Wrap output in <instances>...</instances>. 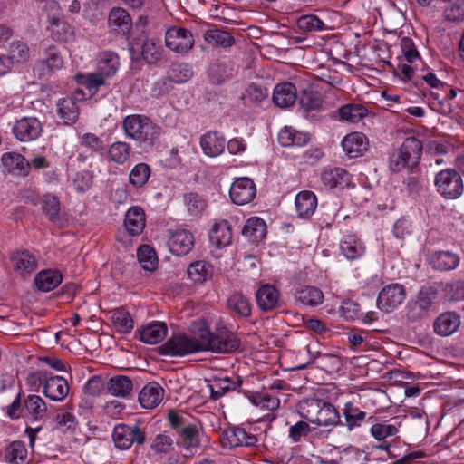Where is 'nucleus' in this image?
<instances>
[{"label": "nucleus", "instance_id": "7ed1b4c3", "mask_svg": "<svg viewBox=\"0 0 464 464\" xmlns=\"http://www.w3.org/2000/svg\"><path fill=\"white\" fill-rule=\"evenodd\" d=\"M201 320L191 324V336L186 334H174L160 346V353L171 356H185L198 352H204L203 342L199 338L202 334Z\"/></svg>", "mask_w": 464, "mask_h": 464}, {"label": "nucleus", "instance_id": "c756f323", "mask_svg": "<svg viewBox=\"0 0 464 464\" xmlns=\"http://www.w3.org/2000/svg\"><path fill=\"white\" fill-rule=\"evenodd\" d=\"M323 184L329 188L347 187L351 181V175L342 168L325 169L321 174Z\"/></svg>", "mask_w": 464, "mask_h": 464}, {"label": "nucleus", "instance_id": "0e129e2a", "mask_svg": "<svg viewBox=\"0 0 464 464\" xmlns=\"http://www.w3.org/2000/svg\"><path fill=\"white\" fill-rule=\"evenodd\" d=\"M79 140L81 147L92 150L95 152H102L105 150V145L102 140L94 133H83L79 137Z\"/></svg>", "mask_w": 464, "mask_h": 464}, {"label": "nucleus", "instance_id": "4be33fe9", "mask_svg": "<svg viewBox=\"0 0 464 464\" xmlns=\"http://www.w3.org/2000/svg\"><path fill=\"white\" fill-rule=\"evenodd\" d=\"M460 325V316L455 312L441 314L434 322V331L441 336L454 334Z\"/></svg>", "mask_w": 464, "mask_h": 464}, {"label": "nucleus", "instance_id": "72a5a7b5", "mask_svg": "<svg viewBox=\"0 0 464 464\" xmlns=\"http://www.w3.org/2000/svg\"><path fill=\"white\" fill-rule=\"evenodd\" d=\"M24 416L34 420H42L47 412L45 401L38 395H28L24 401Z\"/></svg>", "mask_w": 464, "mask_h": 464}, {"label": "nucleus", "instance_id": "c03bdc74", "mask_svg": "<svg viewBox=\"0 0 464 464\" xmlns=\"http://www.w3.org/2000/svg\"><path fill=\"white\" fill-rule=\"evenodd\" d=\"M213 266L204 260L194 262L188 268V277L196 283L206 282L213 276Z\"/></svg>", "mask_w": 464, "mask_h": 464}, {"label": "nucleus", "instance_id": "6e6552de", "mask_svg": "<svg viewBox=\"0 0 464 464\" xmlns=\"http://www.w3.org/2000/svg\"><path fill=\"white\" fill-rule=\"evenodd\" d=\"M405 288L400 284L384 286L379 293L376 304L379 309L389 313L397 308L405 299Z\"/></svg>", "mask_w": 464, "mask_h": 464}, {"label": "nucleus", "instance_id": "cd10ccee", "mask_svg": "<svg viewBox=\"0 0 464 464\" xmlns=\"http://www.w3.org/2000/svg\"><path fill=\"white\" fill-rule=\"evenodd\" d=\"M10 260L14 270L22 275L31 274L37 268L35 256L27 250L12 253Z\"/></svg>", "mask_w": 464, "mask_h": 464}, {"label": "nucleus", "instance_id": "4d7b16f0", "mask_svg": "<svg viewBox=\"0 0 464 464\" xmlns=\"http://www.w3.org/2000/svg\"><path fill=\"white\" fill-rule=\"evenodd\" d=\"M205 40L211 44L228 47L234 44L235 40L229 33L218 29L208 30L205 34Z\"/></svg>", "mask_w": 464, "mask_h": 464}, {"label": "nucleus", "instance_id": "20e7f679", "mask_svg": "<svg viewBox=\"0 0 464 464\" xmlns=\"http://www.w3.org/2000/svg\"><path fill=\"white\" fill-rule=\"evenodd\" d=\"M422 153V143L415 137H408L402 144L392 150L389 156V168L392 172H400L404 169L418 168Z\"/></svg>", "mask_w": 464, "mask_h": 464}, {"label": "nucleus", "instance_id": "5fc2aeb1", "mask_svg": "<svg viewBox=\"0 0 464 464\" xmlns=\"http://www.w3.org/2000/svg\"><path fill=\"white\" fill-rule=\"evenodd\" d=\"M150 177V168L146 163H138L131 169L129 179L130 183L136 188L143 187Z\"/></svg>", "mask_w": 464, "mask_h": 464}, {"label": "nucleus", "instance_id": "dca6fc26", "mask_svg": "<svg viewBox=\"0 0 464 464\" xmlns=\"http://www.w3.org/2000/svg\"><path fill=\"white\" fill-rule=\"evenodd\" d=\"M44 395L55 401L64 400L69 393V384L63 377L51 376L43 382Z\"/></svg>", "mask_w": 464, "mask_h": 464}, {"label": "nucleus", "instance_id": "7c9ffc66", "mask_svg": "<svg viewBox=\"0 0 464 464\" xmlns=\"http://www.w3.org/2000/svg\"><path fill=\"white\" fill-rule=\"evenodd\" d=\"M167 325L162 322H155L140 331V340L148 344H156L160 343L167 334Z\"/></svg>", "mask_w": 464, "mask_h": 464}, {"label": "nucleus", "instance_id": "f257e3e1", "mask_svg": "<svg viewBox=\"0 0 464 464\" xmlns=\"http://www.w3.org/2000/svg\"><path fill=\"white\" fill-rule=\"evenodd\" d=\"M122 127L127 137L146 146H154L160 139L162 130L149 117L141 114L128 115Z\"/></svg>", "mask_w": 464, "mask_h": 464}, {"label": "nucleus", "instance_id": "a878e982", "mask_svg": "<svg viewBox=\"0 0 464 464\" xmlns=\"http://www.w3.org/2000/svg\"><path fill=\"white\" fill-rule=\"evenodd\" d=\"M209 240L218 248L230 245L232 241V229L228 221L220 220L216 222L210 230Z\"/></svg>", "mask_w": 464, "mask_h": 464}, {"label": "nucleus", "instance_id": "c85d7f7f", "mask_svg": "<svg viewBox=\"0 0 464 464\" xmlns=\"http://www.w3.org/2000/svg\"><path fill=\"white\" fill-rule=\"evenodd\" d=\"M1 162L8 172L17 171L24 177L29 174V161L20 153L5 152L2 155Z\"/></svg>", "mask_w": 464, "mask_h": 464}, {"label": "nucleus", "instance_id": "0eeeda50", "mask_svg": "<svg viewBox=\"0 0 464 464\" xmlns=\"http://www.w3.org/2000/svg\"><path fill=\"white\" fill-rule=\"evenodd\" d=\"M113 441L120 450H128L133 444H144L146 432L138 423L134 425L119 424L113 430Z\"/></svg>", "mask_w": 464, "mask_h": 464}, {"label": "nucleus", "instance_id": "6e6d98bb", "mask_svg": "<svg viewBox=\"0 0 464 464\" xmlns=\"http://www.w3.org/2000/svg\"><path fill=\"white\" fill-rule=\"evenodd\" d=\"M42 208L49 220L55 223L59 220L60 216V201L57 197L46 194L42 200Z\"/></svg>", "mask_w": 464, "mask_h": 464}, {"label": "nucleus", "instance_id": "864d4df0", "mask_svg": "<svg viewBox=\"0 0 464 464\" xmlns=\"http://www.w3.org/2000/svg\"><path fill=\"white\" fill-rule=\"evenodd\" d=\"M296 25L302 33L321 32L325 29V24L315 14H305L300 16Z\"/></svg>", "mask_w": 464, "mask_h": 464}, {"label": "nucleus", "instance_id": "79ce46f5", "mask_svg": "<svg viewBox=\"0 0 464 464\" xmlns=\"http://www.w3.org/2000/svg\"><path fill=\"white\" fill-rule=\"evenodd\" d=\"M242 234L253 242L261 240L266 237V225L262 218L252 217L244 225Z\"/></svg>", "mask_w": 464, "mask_h": 464}, {"label": "nucleus", "instance_id": "a211bd4d", "mask_svg": "<svg viewBox=\"0 0 464 464\" xmlns=\"http://www.w3.org/2000/svg\"><path fill=\"white\" fill-rule=\"evenodd\" d=\"M226 139L218 131H208L200 138V146L205 155L217 157L223 153Z\"/></svg>", "mask_w": 464, "mask_h": 464}, {"label": "nucleus", "instance_id": "f8f14e48", "mask_svg": "<svg viewBox=\"0 0 464 464\" xmlns=\"http://www.w3.org/2000/svg\"><path fill=\"white\" fill-rule=\"evenodd\" d=\"M42 131V123L34 117L23 118L17 121L13 127L14 136L21 141L36 140Z\"/></svg>", "mask_w": 464, "mask_h": 464}, {"label": "nucleus", "instance_id": "bb28decb", "mask_svg": "<svg viewBox=\"0 0 464 464\" xmlns=\"http://www.w3.org/2000/svg\"><path fill=\"white\" fill-rule=\"evenodd\" d=\"M79 106L77 100L67 97L57 102V114L64 125L73 124L79 118Z\"/></svg>", "mask_w": 464, "mask_h": 464}, {"label": "nucleus", "instance_id": "f704fd0d", "mask_svg": "<svg viewBox=\"0 0 464 464\" xmlns=\"http://www.w3.org/2000/svg\"><path fill=\"white\" fill-rule=\"evenodd\" d=\"M295 203L299 217L308 218L316 209L317 198L312 191L304 190L296 195Z\"/></svg>", "mask_w": 464, "mask_h": 464}, {"label": "nucleus", "instance_id": "58836bf2", "mask_svg": "<svg viewBox=\"0 0 464 464\" xmlns=\"http://www.w3.org/2000/svg\"><path fill=\"white\" fill-rule=\"evenodd\" d=\"M295 300L307 306H317L324 301L323 292L314 286H303L295 292Z\"/></svg>", "mask_w": 464, "mask_h": 464}, {"label": "nucleus", "instance_id": "4468645a", "mask_svg": "<svg viewBox=\"0 0 464 464\" xmlns=\"http://www.w3.org/2000/svg\"><path fill=\"white\" fill-rule=\"evenodd\" d=\"M63 60L60 51L54 46H49L44 51V58L39 62L34 70L39 72L41 77L50 75L63 67Z\"/></svg>", "mask_w": 464, "mask_h": 464}, {"label": "nucleus", "instance_id": "393cba45", "mask_svg": "<svg viewBox=\"0 0 464 464\" xmlns=\"http://www.w3.org/2000/svg\"><path fill=\"white\" fill-rule=\"evenodd\" d=\"M164 390L157 382H150L143 387L139 394V401L145 409H153L162 401Z\"/></svg>", "mask_w": 464, "mask_h": 464}, {"label": "nucleus", "instance_id": "774afa93", "mask_svg": "<svg viewBox=\"0 0 464 464\" xmlns=\"http://www.w3.org/2000/svg\"><path fill=\"white\" fill-rule=\"evenodd\" d=\"M173 440L166 434L157 435L151 444V450L156 453H168L172 449Z\"/></svg>", "mask_w": 464, "mask_h": 464}, {"label": "nucleus", "instance_id": "f03ea898", "mask_svg": "<svg viewBox=\"0 0 464 464\" xmlns=\"http://www.w3.org/2000/svg\"><path fill=\"white\" fill-rule=\"evenodd\" d=\"M199 325L202 327L199 338L203 342L204 352L233 353L239 350L241 341L234 332L226 327H218L212 333L204 321Z\"/></svg>", "mask_w": 464, "mask_h": 464}, {"label": "nucleus", "instance_id": "8fccbe9b", "mask_svg": "<svg viewBox=\"0 0 464 464\" xmlns=\"http://www.w3.org/2000/svg\"><path fill=\"white\" fill-rule=\"evenodd\" d=\"M298 102L305 111H312L321 108L323 99L319 92L304 89L299 96Z\"/></svg>", "mask_w": 464, "mask_h": 464}, {"label": "nucleus", "instance_id": "ea45409f", "mask_svg": "<svg viewBox=\"0 0 464 464\" xmlns=\"http://www.w3.org/2000/svg\"><path fill=\"white\" fill-rule=\"evenodd\" d=\"M227 308L233 314L247 317L251 314V304L243 294L235 292L227 300Z\"/></svg>", "mask_w": 464, "mask_h": 464}, {"label": "nucleus", "instance_id": "603ef678", "mask_svg": "<svg viewBox=\"0 0 464 464\" xmlns=\"http://www.w3.org/2000/svg\"><path fill=\"white\" fill-rule=\"evenodd\" d=\"M366 114V108L360 103H348L339 109L340 118L353 123L359 121Z\"/></svg>", "mask_w": 464, "mask_h": 464}, {"label": "nucleus", "instance_id": "4c0bfd02", "mask_svg": "<svg viewBox=\"0 0 464 464\" xmlns=\"http://www.w3.org/2000/svg\"><path fill=\"white\" fill-rule=\"evenodd\" d=\"M340 250L347 259L353 260L364 254V246L354 235H347L341 240Z\"/></svg>", "mask_w": 464, "mask_h": 464}, {"label": "nucleus", "instance_id": "ddd939ff", "mask_svg": "<svg viewBox=\"0 0 464 464\" xmlns=\"http://www.w3.org/2000/svg\"><path fill=\"white\" fill-rule=\"evenodd\" d=\"M130 52L132 59H139L141 55L148 63H156L162 57L163 48L160 40L150 38L143 42L140 48L131 46Z\"/></svg>", "mask_w": 464, "mask_h": 464}, {"label": "nucleus", "instance_id": "1a4fd4ad", "mask_svg": "<svg viewBox=\"0 0 464 464\" xmlns=\"http://www.w3.org/2000/svg\"><path fill=\"white\" fill-rule=\"evenodd\" d=\"M166 46L177 53H186L194 45L193 35L185 28L172 27L165 34Z\"/></svg>", "mask_w": 464, "mask_h": 464}, {"label": "nucleus", "instance_id": "e433bc0d", "mask_svg": "<svg viewBox=\"0 0 464 464\" xmlns=\"http://www.w3.org/2000/svg\"><path fill=\"white\" fill-rule=\"evenodd\" d=\"M314 424L324 427H335L342 425L341 418L337 409L330 402H322L321 411Z\"/></svg>", "mask_w": 464, "mask_h": 464}, {"label": "nucleus", "instance_id": "3c124183", "mask_svg": "<svg viewBox=\"0 0 464 464\" xmlns=\"http://www.w3.org/2000/svg\"><path fill=\"white\" fill-rule=\"evenodd\" d=\"M168 79L175 83L188 82L193 75V71L188 63H173L167 72Z\"/></svg>", "mask_w": 464, "mask_h": 464}, {"label": "nucleus", "instance_id": "423d86ee", "mask_svg": "<svg viewBox=\"0 0 464 464\" xmlns=\"http://www.w3.org/2000/svg\"><path fill=\"white\" fill-rule=\"evenodd\" d=\"M434 185L437 191L446 198H457L464 190L462 178L454 169L439 171L435 177Z\"/></svg>", "mask_w": 464, "mask_h": 464}, {"label": "nucleus", "instance_id": "5701e85b", "mask_svg": "<svg viewBox=\"0 0 464 464\" xmlns=\"http://www.w3.org/2000/svg\"><path fill=\"white\" fill-rule=\"evenodd\" d=\"M124 225L130 236L141 234L146 226V218L142 208L139 206L131 207L126 212Z\"/></svg>", "mask_w": 464, "mask_h": 464}, {"label": "nucleus", "instance_id": "39448f33", "mask_svg": "<svg viewBox=\"0 0 464 464\" xmlns=\"http://www.w3.org/2000/svg\"><path fill=\"white\" fill-rule=\"evenodd\" d=\"M437 298L438 290L434 286H422L418 294L407 303V319L411 322H417L427 318L433 310Z\"/></svg>", "mask_w": 464, "mask_h": 464}, {"label": "nucleus", "instance_id": "f3484780", "mask_svg": "<svg viewBox=\"0 0 464 464\" xmlns=\"http://www.w3.org/2000/svg\"><path fill=\"white\" fill-rule=\"evenodd\" d=\"M343 149L350 158L362 156L369 147L367 137L362 132H352L344 137Z\"/></svg>", "mask_w": 464, "mask_h": 464}, {"label": "nucleus", "instance_id": "6ab92c4d", "mask_svg": "<svg viewBox=\"0 0 464 464\" xmlns=\"http://www.w3.org/2000/svg\"><path fill=\"white\" fill-rule=\"evenodd\" d=\"M297 99V91L292 82L278 83L273 93V102L276 106L287 108L292 106Z\"/></svg>", "mask_w": 464, "mask_h": 464}, {"label": "nucleus", "instance_id": "37998d69", "mask_svg": "<svg viewBox=\"0 0 464 464\" xmlns=\"http://www.w3.org/2000/svg\"><path fill=\"white\" fill-rule=\"evenodd\" d=\"M132 388V381L124 375L113 376L107 383L108 392L116 397H127L131 392Z\"/></svg>", "mask_w": 464, "mask_h": 464}, {"label": "nucleus", "instance_id": "c9c22d12", "mask_svg": "<svg viewBox=\"0 0 464 464\" xmlns=\"http://www.w3.org/2000/svg\"><path fill=\"white\" fill-rule=\"evenodd\" d=\"M63 280L62 274L58 270L40 271L35 278V285L40 291L49 292L58 286Z\"/></svg>", "mask_w": 464, "mask_h": 464}, {"label": "nucleus", "instance_id": "2eb2a0df", "mask_svg": "<svg viewBox=\"0 0 464 464\" xmlns=\"http://www.w3.org/2000/svg\"><path fill=\"white\" fill-rule=\"evenodd\" d=\"M168 246L170 252L176 256L187 255L194 246V237L188 230L178 229L171 233Z\"/></svg>", "mask_w": 464, "mask_h": 464}, {"label": "nucleus", "instance_id": "e2e57ef3", "mask_svg": "<svg viewBox=\"0 0 464 464\" xmlns=\"http://www.w3.org/2000/svg\"><path fill=\"white\" fill-rule=\"evenodd\" d=\"M370 431L374 439L383 440L388 437L396 435L399 429L395 423L382 422L373 424Z\"/></svg>", "mask_w": 464, "mask_h": 464}, {"label": "nucleus", "instance_id": "69168bd1", "mask_svg": "<svg viewBox=\"0 0 464 464\" xmlns=\"http://www.w3.org/2000/svg\"><path fill=\"white\" fill-rule=\"evenodd\" d=\"M8 55L12 58L14 63L25 62L30 56L29 47L23 42L13 43L10 45Z\"/></svg>", "mask_w": 464, "mask_h": 464}, {"label": "nucleus", "instance_id": "bf43d9fd", "mask_svg": "<svg viewBox=\"0 0 464 464\" xmlns=\"http://www.w3.org/2000/svg\"><path fill=\"white\" fill-rule=\"evenodd\" d=\"M138 260L143 269L152 271L157 266L155 251L148 245H143L138 249Z\"/></svg>", "mask_w": 464, "mask_h": 464}, {"label": "nucleus", "instance_id": "b1692460", "mask_svg": "<svg viewBox=\"0 0 464 464\" xmlns=\"http://www.w3.org/2000/svg\"><path fill=\"white\" fill-rule=\"evenodd\" d=\"M178 435V444L191 455H194L200 448L198 428L196 424L190 423L188 426L183 427Z\"/></svg>", "mask_w": 464, "mask_h": 464}, {"label": "nucleus", "instance_id": "052dcab7", "mask_svg": "<svg viewBox=\"0 0 464 464\" xmlns=\"http://www.w3.org/2000/svg\"><path fill=\"white\" fill-rule=\"evenodd\" d=\"M266 96L267 92L266 89L260 87L256 83H251L245 90V92L242 94L241 99L243 100L245 105H250L260 102Z\"/></svg>", "mask_w": 464, "mask_h": 464}, {"label": "nucleus", "instance_id": "aec40b11", "mask_svg": "<svg viewBox=\"0 0 464 464\" xmlns=\"http://www.w3.org/2000/svg\"><path fill=\"white\" fill-rule=\"evenodd\" d=\"M429 261L434 269L446 272L454 270L459 266L460 258L458 254L451 251H436L430 254Z\"/></svg>", "mask_w": 464, "mask_h": 464}, {"label": "nucleus", "instance_id": "473e14b6", "mask_svg": "<svg viewBox=\"0 0 464 464\" xmlns=\"http://www.w3.org/2000/svg\"><path fill=\"white\" fill-rule=\"evenodd\" d=\"M324 401V400L316 398L304 399L296 404V411L302 419L314 424L320 415L319 411Z\"/></svg>", "mask_w": 464, "mask_h": 464}, {"label": "nucleus", "instance_id": "9d476101", "mask_svg": "<svg viewBox=\"0 0 464 464\" xmlns=\"http://www.w3.org/2000/svg\"><path fill=\"white\" fill-rule=\"evenodd\" d=\"M256 194L254 181L249 178H239L230 187L229 195L237 205H245L252 201Z\"/></svg>", "mask_w": 464, "mask_h": 464}, {"label": "nucleus", "instance_id": "a19ab883", "mask_svg": "<svg viewBox=\"0 0 464 464\" xmlns=\"http://www.w3.org/2000/svg\"><path fill=\"white\" fill-rule=\"evenodd\" d=\"M242 380L239 377L236 381L229 377L219 378L209 385L211 399L218 400L231 391H236L240 387Z\"/></svg>", "mask_w": 464, "mask_h": 464}, {"label": "nucleus", "instance_id": "680f3d73", "mask_svg": "<svg viewBox=\"0 0 464 464\" xmlns=\"http://www.w3.org/2000/svg\"><path fill=\"white\" fill-rule=\"evenodd\" d=\"M278 140L284 147L301 146L307 142L308 138L301 133L295 132L293 130L285 128L279 132Z\"/></svg>", "mask_w": 464, "mask_h": 464}, {"label": "nucleus", "instance_id": "412c9836", "mask_svg": "<svg viewBox=\"0 0 464 464\" xmlns=\"http://www.w3.org/2000/svg\"><path fill=\"white\" fill-rule=\"evenodd\" d=\"M108 24L113 31L127 34L132 27V20L125 9L114 7L109 13Z\"/></svg>", "mask_w": 464, "mask_h": 464}, {"label": "nucleus", "instance_id": "9b49d317", "mask_svg": "<svg viewBox=\"0 0 464 464\" xmlns=\"http://www.w3.org/2000/svg\"><path fill=\"white\" fill-rule=\"evenodd\" d=\"M221 442L224 447H252L257 442L255 435L249 434L240 427L229 428L222 432Z\"/></svg>", "mask_w": 464, "mask_h": 464}, {"label": "nucleus", "instance_id": "de8ad7c7", "mask_svg": "<svg viewBox=\"0 0 464 464\" xmlns=\"http://www.w3.org/2000/svg\"><path fill=\"white\" fill-rule=\"evenodd\" d=\"M107 154L111 161L123 165L130 158L131 147L127 142L116 141L108 148Z\"/></svg>", "mask_w": 464, "mask_h": 464}, {"label": "nucleus", "instance_id": "49530a36", "mask_svg": "<svg viewBox=\"0 0 464 464\" xmlns=\"http://www.w3.org/2000/svg\"><path fill=\"white\" fill-rule=\"evenodd\" d=\"M111 321L114 328L121 334H129L133 329V319L129 311L120 307L111 311Z\"/></svg>", "mask_w": 464, "mask_h": 464}, {"label": "nucleus", "instance_id": "13d9d810", "mask_svg": "<svg viewBox=\"0 0 464 464\" xmlns=\"http://www.w3.org/2000/svg\"><path fill=\"white\" fill-rule=\"evenodd\" d=\"M26 457L27 450L21 441L12 442L5 452V459L11 464H22Z\"/></svg>", "mask_w": 464, "mask_h": 464}, {"label": "nucleus", "instance_id": "338daca9", "mask_svg": "<svg viewBox=\"0 0 464 464\" xmlns=\"http://www.w3.org/2000/svg\"><path fill=\"white\" fill-rule=\"evenodd\" d=\"M185 202L188 206V210L193 216L201 213L206 208L205 200L196 193H189L185 196Z\"/></svg>", "mask_w": 464, "mask_h": 464}, {"label": "nucleus", "instance_id": "2f4dec72", "mask_svg": "<svg viewBox=\"0 0 464 464\" xmlns=\"http://www.w3.org/2000/svg\"><path fill=\"white\" fill-rule=\"evenodd\" d=\"M258 307L263 311L274 309L278 302V291L271 285H264L256 293Z\"/></svg>", "mask_w": 464, "mask_h": 464}, {"label": "nucleus", "instance_id": "a18cd8bd", "mask_svg": "<svg viewBox=\"0 0 464 464\" xmlns=\"http://www.w3.org/2000/svg\"><path fill=\"white\" fill-rule=\"evenodd\" d=\"M119 65V57L115 53L103 52L99 56L97 70L105 77H110L116 73Z\"/></svg>", "mask_w": 464, "mask_h": 464}, {"label": "nucleus", "instance_id": "09e8293b", "mask_svg": "<svg viewBox=\"0 0 464 464\" xmlns=\"http://www.w3.org/2000/svg\"><path fill=\"white\" fill-rule=\"evenodd\" d=\"M343 414L345 420V425L349 430L360 427L366 417V412L361 411L353 402L348 401L344 404Z\"/></svg>", "mask_w": 464, "mask_h": 464}]
</instances>
